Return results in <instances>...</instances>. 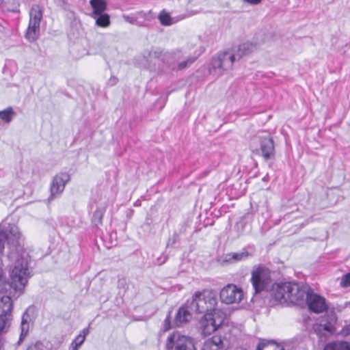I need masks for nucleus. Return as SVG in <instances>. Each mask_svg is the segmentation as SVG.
Returning <instances> with one entry per match:
<instances>
[{"instance_id":"nucleus-1","label":"nucleus","mask_w":350,"mask_h":350,"mask_svg":"<svg viewBox=\"0 0 350 350\" xmlns=\"http://www.w3.org/2000/svg\"><path fill=\"white\" fill-rule=\"evenodd\" d=\"M191 311L204 314L199 321L200 329L204 336H209L221 327L226 318V312L217 308V300L213 290L196 291L191 300L187 301Z\"/></svg>"},{"instance_id":"nucleus-2","label":"nucleus","mask_w":350,"mask_h":350,"mask_svg":"<svg viewBox=\"0 0 350 350\" xmlns=\"http://www.w3.org/2000/svg\"><path fill=\"white\" fill-rule=\"evenodd\" d=\"M24 254L12 251L8 255L9 259L14 263L10 271V283L6 280L0 260V293L5 292L10 288L21 293L23 292L29 276L27 261Z\"/></svg>"},{"instance_id":"nucleus-3","label":"nucleus","mask_w":350,"mask_h":350,"mask_svg":"<svg viewBox=\"0 0 350 350\" xmlns=\"http://www.w3.org/2000/svg\"><path fill=\"white\" fill-rule=\"evenodd\" d=\"M257 49L256 44L247 42L239 45L232 51H225L218 54L211 62L210 73L216 77L221 76L226 71L232 69L235 61L239 60L244 55L250 54Z\"/></svg>"},{"instance_id":"nucleus-4","label":"nucleus","mask_w":350,"mask_h":350,"mask_svg":"<svg viewBox=\"0 0 350 350\" xmlns=\"http://www.w3.org/2000/svg\"><path fill=\"white\" fill-rule=\"evenodd\" d=\"M306 286L294 282L278 284L273 288L272 295L280 304L291 303L301 305L308 293Z\"/></svg>"},{"instance_id":"nucleus-5","label":"nucleus","mask_w":350,"mask_h":350,"mask_svg":"<svg viewBox=\"0 0 350 350\" xmlns=\"http://www.w3.org/2000/svg\"><path fill=\"white\" fill-rule=\"evenodd\" d=\"M250 148L251 150L261 155L265 160L274 156L275 146L272 137L266 132L257 133L251 139Z\"/></svg>"},{"instance_id":"nucleus-6","label":"nucleus","mask_w":350,"mask_h":350,"mask_svg":"<svg viewBox=\"0 0 350 350\" xmlns=\"http://www.w3.org/2000/svg\"><path fill=\"white\" fill-rule=\"evenodd\" d=\"M154 53L155 57L161 58L167 64L172 70H182L190 66L198 58L197 56H191L186 51H176L172 53H165L162 57Z\"/></svg>"},{"instance_id":"nucleus-7","label":"nucleus","mask_w":350,"mask_h":350,"mask_svg":"<svg viewBox=\"0 0 350 350\" xmlns=\"http://www.w3.org/2000/svg\"><path fill=\"white\" fill-rule=\"evenodd\" d=\"M166 350H196L193 340L179 332L170 334L165 344Z\"/></svg>"},{"instance_id":"nucleus-8","label":"nucleus","mask_w":350,"mask_h":350,"mask_svg":"<svg viewBox=\"0 0 350 350\" xmlns=\"http://www.w3.org/2000/svg\"><path fill=\"white\" fill-rule=\"evenodd\" d=\"M42 18V9L38 5H33L29 12V22L25 38L29 42L36 40L40 35V25Z\"/></svg>"},{"instance_id":"nucleus-9","label":"nucleus","mask_w":350,"mask_h":350,"mask_svg":"<svg viewBox=\"0 0 350 350\" xmlns=\"http://www.w3.org/2000/svg\"><path fill=\"white\" fill-rule=\"evenodd\" d=\"M251 281L256 293L264 291L271 282L270 270L265 266H258L252 271Z\"/></svg>"},{"instance_id":"nucleus-10","label":"nucleus","mask_w":350,"mask_h":350,"mask_svg":"<svg viewBox=\"0 0 350 350\" xmlns=\"http://www.w3.org/2000/svg\"><path fill=\"white\" fill-rule=\"evenodd\" d=\"M244 296L243 290L233 284L223 287L219 293V298L222 303L226 304H238Z\"/></svg>"},{"instance_id":"nucleus-11","label":"nucleus","mask_w":350,"mask_h":350,"mask_svg":"<svg viewBox=\"0 0 350 350\" xmlns=\"http://www.w3.org/2000/svg\"><path fill=\"white\" fill-rule=\"evenodd\" d=\"M306 301L309 309L315 313L323 312L328 308L325 299L312 291H308Z\"/></svg>"},{"instance_id":"nucleus-12","label":"nucleus","mask_w":350,"mask_h":350,"mask_svg":"<svg viewBox=\"0 0 350 350\" xmlns=\"http://www.w3.org/2000/svg\"><path fill=\"white\" fill-rule=\"evenodd\" d=\"M70 180V176L67 173L57 174L51 184V196L49 198L52 200L56 196H59L64 190L66 184Z\"/></svg>"},{"instance_id":"nucleus-13","label":"nucleus","mask_w":350,"mask_h":350,"mask_svg":"<svg viewBox=\"0 0 350 350\" xmlns=\"http://www.w3.org/2000/svg\"><path fill=\"white\" fill-rule=\"evenodd\" d=\"M191 312L189 308V305H187V303L185 306L180 307L175 317V325L178 327H180L189 322L192 318Z\"/></svg>"},{"instance_id":"nucleus-14","label":"nucleus","mask_w":350,"mask_h":350,"mask_svg":"<svg viewBox=\"0 0 350 350\" xmlns=\"http://www.w3.org/2000/svg\"><path fill=\"white\" fill-rule=\"evenodd\" d=\"M202 350H225V346L221 337L213 336L212 338H208L204 342Z\"/></svg>"},{"instance_id":"nucleus-15","label":"nucleus","mask_w":350,"mask_h":350,"mask_svg":"<svg viewBox=\"0 0 350 350\" xmlns=\"http://www.w3.org/2000/svg\"><path fill=\"white\" fill-rule=\"evenodd\" d=\"M107 206V202L105 201L103 203V206L98 207L94 213L92 217V223L94 224V226H98L99 225L102 224L103 215L105 212Z\"/></svg>"},{"instance_id":"nucleus-16","label":"nucleus","mask_w":350,"mask_h":350,"mask_svg":"<svg viewBox=\"0 0 350 350\" xmlns=\"http://www.w3.org/2000/svg\"><path fill=\"white\" fill-rule=\"evenodd\" d=\"M250 256V254L247 251H243L237 253H231L226 256V261L233 263L247 259Z\"/></svg>"},{"instance_id":"nucleus-17","label":"nucleus","mask_w":350,"mask_h":350,"mask_svg":"<svg viewBox=\"0 0 350 350\" xmlns=\"http://www.w3.org/2000/svg\"><path fill=\"white\" fill-rule=\"evenodd\" d=\"M12 304L10 297L3 296L0 299V314H10Z\"/></svg>"},{"instance_id":"nucleus-18","label":"nucleus","mask_w":350,"mask_h":350,"mask_svg":"<svg viewBox=\"0 0 350 350\" xmlns=\"http://www.w3.org/2000/svg\"><path fill=\"white\" fill-rule=\"evenodd\" d=\"M256 350H283V348L273 342L262 340L259 342Z\"/></svg>"},{"instance_id":"nucleus-19","label":"nucleus","mask_w":350,"mask_h":350,"mask_svg":"<svg viewBox=\"0 0 350 350\" xmlns=\"http://www.w3.org/2000/svg\"><path fill=\"white\" fill-rule=\"evenodd\" d=\"M90 3L96 15L102 14L107 8L105 0H90Z\"/></svg>"},{"instance_id":"nucleus-20","label":"nucleus","mask_w":350,"mask_h":350,"mask_svg":"<svg viewBox=\"0 0 350 350\" xmlns=\"http://www.w3.org/2000/svg\"><path fill=\"white\" fill-rule=\"evenodd\" d=\"M325 350H350V345L347 342H336L327 345Z\"/></svg>"},{"instance_id":"nucleus-21","label":"nucleus","mask_w":350,"mask_h":350,"mask_svg":"<svg viewBox=\"0 0 350 350\" xmlns=\"http://www.w3.org/2000/svg\"><path fill=\"white\" fill-rule=\"evenodd\" d=\"M10 323V314H0V334L8 331Z\"/></svg>"},{"instance_id":"nucleus-22","label":"nucleus","mask_w":350,"mask_h":350,"mask_svg":"<svg viewBox=\"0 0 350 350\" xmlns=\"http://www.w3.org/2000/svg\"><path fill=\"white\" fill-rule=\"evenodd\" d=\"M89 331L88 329H83L81 334H79L75 339L72 342L71 346L79 348L84 342L86 336L88 334Z\"/></svg>"},{"instance_id":"nucleus-23","label":"nucleus","mask_w":350,"mask_h":350,"mask_svg":"<svg viewBox=\"0 0 350 350\" xmlns=\"http://www.w3.org/2000/svg\"><path fill=\"white\" fill-rule=\"evenodd\" d=\"M98 16L96 19V23L101 27H107L110 25L109 16L107 14H97Z\"/></svg>"},{"instance_id":"nucleus-24","label":"nucleus","mask_w":350,"mask_h":350,"mask_svg":"<svg viewBox=\"0 0 350 350\" xmlns=\"http://www.w3.org/2000/svg\"><path fill=\"white\" fill-rule=\"evenodd\" d=\"M14 115L15 112L12 108L8 107L6 109L0 111V119L5 122H10Z\"/></svg>"},{"instance_id":"nucleus-25","label":"nucleus","mask_w":350,"mask_h":350,"mask_svg":"<svg viewBox=\"0 0 350 350\" xmlns=\"http://www.w3.org/2000/svg\"><path fill=\"white\" fill-rule=\"evenodd\" d=\"M29 328V324L28 323L27 317L25 316V314H23L21 320V336H20V340H21L28 333Z\"/></svg>"},{"instance_id":"nucleus-26","label":"nucleus","mask_w":350,"mask_h":350,"mask_svg":"<svg viewBox=\"0 0 350 350\" xmlns=\"http://www.w3.org/2000/svg\"><path fill=\"white\" fill-rule=\"evenodd\" d=\"M336 321V317L334 314H332L329 317V320L325 323H321L319 327H322L323 329L328 332H332L334 330V323Z\"/></svg>"},{"instance_id":"nucleus-27","label":"nucleus","mask_w":350,"mask_h":350,"mask_svg":"<svg viewBox=\"0 0 350 350\" xmlns=\"http://www.w3.org/2000/svg\"><path fill=\"white\" fill-rule=\"evenodd\" d=\"M7 239V232L0 226V254H2L4 250L5 243Z\"/></svg>"},{"instance_id":"nucleus-28","label":"nucleus","mask_w":350,"mask_h":350,"mask_svg":"<svg viewBox=\"0 0 350 350\" xmlns=\"http://www.w3.org/2000/svg\"><path fill=\"white\" fill-rule=\"evenodd\" d=\"M161 23L163 25H170L172 24V18L169 14L161 12L159 16Z\"/></svg>"},{"instance_id":"nucleus-29","label":"nucleus","mask_w":350,"mask_h":350,"mask_svg":"<svg viewBox=\"0 0 350 350\" xmlns=\"http://www.w3.org/2000/svg\"><path fill=\"white\" fill-rule=\"evenodd\" d=\"M340 284L342 287L350 286V273H348L342 277Z\"/></svg>"},{"instance_id":"nucleus-30","label":"nucleus","mask_w":350,"mask_h":350,"mask_svg":"<svg viewBox=\"0 0 350 350\" xmlns=\"http://www.w3.org/2000/svg\"><path fill=\"white\" fill-rule=\"evenodd\" d=\"M26 350H45V347L41 342H36L29 345Z\"/></svg>"},{"instance_id":"nucleus-31","label":"nucleus","mask_w":350,"mask_h":350,"mask_svg":"<svg viewBox=\"0 0 350 350\" xmlns=\"http://www.w3.org/2000/svg\"><path fill=\"white\" fill-rule=\"evenodd\" d=\"M118 82V79L116 77L112 76L108 81V84L111 86L115 85Z\"/></svg>"},{"instance_id":"nucleus-32","label":"nucleus","mask_w":350,"mask_h":350,"mask_svg":"<svg viewBox=\"0 0 350 350\" xmlns=\"http://www.w3.org/2000/svg\"><path fill=\"white\" fill-rule=\"evenodd\" d=\"M170 328V318L167 317L163 323V329L164 331H167Z\"/></svg>"},{"instance_id":"nucleus-33","label":"nucleus","mask_w":350,"mask_h":350,"mask_svg":"<svg viewBox=\"0 0 350 350\" xmlns=\"http://www.w3.org/2000/svg\"><path fill=\"white\" fill-rule=\"evenodd\" d=\"M55 1L57 5L60 7L64 6L66 3L65 0H55Z\"/></svg>"},{"instance_id":"nucleus-34","label":"nucleus","mask_w":350,"mask_h":350,"mask_svg":"<svg viewBox=\"0 0 350 350\" xmlns=\"http://www.w3.org/2000/svg\"><path fill=\"white\" fill-rule=\"evenodd\" d=\"M11 233H13L14 236L16 238L18 239L20 237V232L18 231L16 228L15 229H14L13 231H11Z\"/></svg>"},{"instance_id":"nucleus-35","label":"nucleus","mask_w":350,"mask_h":350,"mask_svg":"<svg viewBox=\"0 0 350 350\" xmlns=\"http://www.w3.org/2000/svg\"><path fill=\"white\" fill-rule=\"evenodd\" d=\"M262 0H245L246 2L250 3V4H258Z\"/></svg>"},{"instance_id":"nucleus-36","label":"nucleus","mask_w":350,"mask_h":350,"mask_svg":"<svg viewBox=\"0 0 350 350\" xmlns=\"http://www.w3.org/2000/svg\"><path fill=\"white\" fill-rule=\"evenodd\" d=\"M342 332L343 334L348 335L350 334V327L344 328Z\"/></svg>"},{"instance_id":"nucleus-37","label":"nucleus","mask_w":350,"mask_h":350,"mask_svg":"<svg viewBox=\"0 0 350 350\" xmlns=\"http://www.w3.org/2000/svg\"><path fill=\"white\" fill-rule=\"evenodd\" d=\"M79 348L76 347H74V346H71V349L70 350H78Z\"/></svg>"},{"instance_id":"nucleus-38","label":"nucleus","mask_w":350,"mask_h":350,"mask_svg":"<svg viewBox=\"0 0 350 350\" xmlns=\"http://www.w3.org/2000/svg\"><path fill=\"white\" fill-rule=\"evenodd\" d=\"M175 241H176V239H175V238H174V239H173V241H172V244L174 243H175Z\"/></svg>"},{"instance_id":"nucleus-39","label":"nucleus","mask_w":350,"mask_h":350,"mask_svg":"<svg viewBox=\"0 0 350 350\" xmlns=\"http://www.w3.org/2000/svg\"><path fill=\"white\" fill-rule=\"evenodd\" d=\"M170 241H171V240H169V241H168V243H167V246H168V245H170Z\"/></svg>"}]
</instances>
